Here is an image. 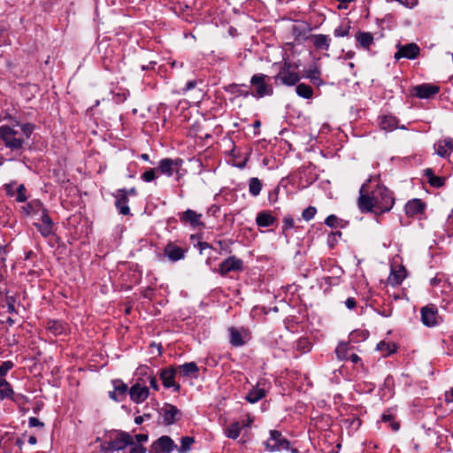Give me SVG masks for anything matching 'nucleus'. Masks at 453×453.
Instances as JSON below:
<instances>
[{"mask_svg":"<svg viewBox=\"0 0 453 453\" xmlns=\"http://www.w3.org/2000/svg\"><path fill=\"white\" fill-rule=\"evenodd\" d=\"M371 178L365 182L359 190L357 205L362 212L384 213L389 211L394 204L395 198L392 192L384 185L378 184L371 194L368 190V183Z\"/></svg>","mask_w":453,"mask_h":453,"instance_id":"1","label":"nucleus"},{"mask_svg":"<svg viewBox=\"0 0 453 453\" xmlns=\"http://www.w3.org/2000/svg\"><path fill=\"white\" fill-rule=\"evenodd\" d=\"M35 127V125L31 123L17 122L12 126L2 125L0 127V140L12 152L21 155L24 145L30 139Z\"/></svg>","mask_w":453,"mask_h":453,"instance_id":"2","label":"nucleus"},{"mask_svg":"<svg viewBox=\"0 0 453 453\" xmlns=\"http://www.w3.org/2000/svg\"><path fill=\"white\" fill-rule=\"evenodd\" d=\"M250 86L254 88L250 95L256 98L270 96L273 94V87L270 77L264 73H256L250 78Z\"/></svg>","mask_w":453,"mask_h":453,"instance_id":"3","label":"nucleus"},{"mask_svg":"<svg viewBox=\"0 0 453 453\" xmlns=\"http://www.w3.org/2000/svg\"><path fill=\"white\" fill-rule=\"evenodd\" d=\"M132 445H134V437L127 432L119 431L115 437L107 442V449L109 452H114Z\"/></svg>","mask_w":453,"mask_h":453,"instance_id":"4","label":"nucleus"},{"mask_svg":"<svg viewBox=\"0 0 453 453\" xmlns=\"http://www.w3.org/2000/svg\"><path fill=\"white\" fill-rule=\"evenodd\" d=\"M128 395L134 403H143L150 395L149 388L143 378H137L135 383L129 388Z\"/></svg>","mask_w":453,"mask_h":453,"instance_id":"5","label":"nucleus"},{"mask_svg":"<svg viewBox=\"0 0 453 453\" xmlns=\"http://www.w3.org/2000/svg\"><path fill=\"white\" fill-rule=\"evenodd\" d=\"M274 78L276 81H280L287 86H294L300 81L299 74L294 70L292 65L288 62H285L282 65Z\"/></svg>","mask_w":453,"mask_h":453,"instance_id":"6","label":"nucleus"},{"mask_svg":"<svg viewBox=\"0 0 453 453\" xmlns=\"http://www.w3.org/2000/svg\"><path fill=\"white\" fill-rule=\"evenodd\" d=\"M265 449L271 452L289 449V441L277 430L270 431V438L265 442Z\"/></svg>","mask_w":453,"mask_h":453,"instance_id":"7","label":"nucleus"},{"mask_svg":"<svg viewBox=\"0 0 453 453\" xmlns=\"http://www.w3.org/2000/svg\"><path fill=\"white\" fill-rule=\"evenodd\" d=\"M243 269V261L235 256H230L219 264L217 272L225 277L231 272H242Z\"/></svg>","mask_w":453,"mask_h":453,"instance_id":"8","label":"nucleus"},{"mask_svg":"<svg viewBox=\"0 0 453 453\" xmlns=\"http://www.w3.org/2000/svg\"><path fill=\"white\" fill-rule=\"evenodd\" d=\"M176 449L177 445L173 440L167 435H163L152 442L149 453H171Z\"/></svg>","mask_w":453,"mask_h":453,"instance_id":"9","label":"nucleus"},{"mask_svg":"<svg viewBox=\"0 0 453 453\" xmlns=\"http://www.w3.org/2000/svg\"><path fill=\"white\" fill-rule=\"evenodd\" d=\"M182 162L183 161L180 158L173 159L165 157L158 162L157 170L161 174L171 177L174 173H179V169L181 166Z\"/></svg>","mask_w":453,"mask_h":453,"instance_id":"10","label":"nucleus"},{"mask_svg":"<svg viewBox=\"0 0 453 453\" xmlns=\"http://www.w3.org/2000/svg\"><path fill=\"white\" fill-rule=\"evenodd\" d=\"M176 373L177 368L174 366H169L160 370L159 377L165 388H173L174 392H180V386L175 382Z\"/></svg>","mask_w":453,"mask_h":453,"instance_id":"11","label":"nucleus"},{"mask_svg":"<svg viewBox=\"0 0 453 453\" xmlns=\"http://www.w3.org/2000/svg\"><path fill=\"white\" fill-rule=\"evenodd\" d=\"M397 50L394 55L395 59L399 60L400 58L415 59L420 53V49L417 43L411 42L405 45L397 44Z\"/></svg>","mask_w":453,"mask_h":453,"instance_id":"12","label":"nucleus"},{"mask_svg":"<svg viewBox=\"0 0 453 453\" xmlns=\"http://www.w3.org/2000/svg\"><path fill=\"white\" fill-rule=\"evenodd\" d=\"M440 90V88L436 85L430 83H423L412 87L411 89V95L421 99H429L436 95Z\"/></svg>","mask_w":453,"mask_h":453,"instance_id":"13","label":"nucleus"},{"mask_svg":"<svg viewBox=\"0 0 453 453\" xmlns=\"http://www.w3.org/2000/svg\"><path fill=\"white\" fill-rule=\"evenodd\" d=\"M38 220L41 222L35 223V226L43 237L46 238L53 234V222L47 209L42 210L41 215L38 216Z\"/></svg>","mask_w":453,"mask_h":453,"instance_id":"14","label":"nucleus"},{"mask_svg":"<svg viewBox=\"0 0 453 453\" xmlns=\"http://www.w3.org/2000/svg\"><path fill=\"white\" fill-rule=\"evenodd\" d=\"M160 415L163 418V422L165 426H171L176 423L180 416V411L171 403H165L164 406L160 409Z\"/></svg>","mask_w":453,"mask_h":453,"instance_id":"15","label":"nucleus"},{"mask_svg":"<svg viewBox=\"0 0 453 453\" xmlns=\"http://www.w3.org/2000/svg\"><path fill=\"white\" fill-rule=\"evenodd\" d=\"M421 321L428 327H433L438 325L439 316L436 306L430 304L421 308Z\"/></svg>","mask_w":453,"mask_h":453,"instance_id":"16","label":"nucleus"},{"mask_svg":"<svg viewBox=\"0 0 453 453\" xmlns=\"http://www.w3.org/2000/svg\"><path fill=\"white\" fill-rule=\"evenodd\" d=\"M113 390L109 392V397L115 402H122L126 399L129 388L120 379L112 380Z\"/></svg>","mask_w":453,"mask_h":453,"instance_id":"17","label":"nucleus"},{"mask_svg":"<svg viewBox=\"0 0 453 453\" xmlns=\"http://www.w3.org/2000/svg\"><path fill=\"white\" fill-rule=\"evenodd\" d=\"M188 250L177 246L174 242H168L164 248V255L171 261L177 262L183 259Z\"/></svg>","mask_w":453,"mask_h":453,"instance_id":"18","label":"nucleus"},{"mask_svg":"<svg viewBox=\"0 0 453 453\" xmlns=\"http://www.w3.org/2000/svg\"><path fill=\"white\" fill-rule=\"evenodd\" d=\"M180 221L182 224H188L193 227L203 226V223L201 220L202 214L196 211L188 209L185 211L179 214Z\"/></svg>","mask_w":453,"mask_h":453,"instance_id":"19","label":"nucleus"},{"mask_svg":"<svg viewBox=\"0 0 453 453\" xmlns=\"http://www.w3.org/2000/svg\"><path fill=\"white\" fill-rule=\"evenodd\" d=\"M115 206L119 212L122 215H129L130 208L128 206V197L127 188H119L117 190Z\"/></svg>","mask_w":453,"mask_h":453,"instance_id":"20","label":"nucleus"},{"mask_svg":"<svg viewBox=\"0 0 453 453\" xmlns=\"http://www.w3.org/2000/svg\"><path fill=\"white\" fill-rule=\"evenodd\" d=\"M435 153L441 157H449L453 150V140L451 138H446L442 140H439L434 144Z\"/></svg>","mask_w":453,"mask_h":453,"instance_id":"21","label":"nucleus"},{"mask_svg":"<svg viewBox=\"0 0 453 453\" xmlns=\"http://www.w3.org/2000/svg\"><path fill=\"white\" fill-rule=\"evenodd\" d=\"M405 213L409 217H413L418 214H421L424 212L426 209V203L421 199H412L410 200L405 204Z\"/></svg>","mask_w":453,"mask_h":453,"instance_id":"22","label":"nucleus"},{"mask_svg":"<svg viewBox=\"0 0 453 453\" xmlns=\"http://www.w3.org/2000/svg\"><path fill=\"white\" fill-rule=\"evenodd\" d=\"M378 125L380 129L391 132L397 127L398 120L395 116L390 114L381 115L378 118Z\"/></svg>","mask_w":453,"mask_h":453,"instance_id":"23","label":"nucleus"},{"mask_svg":"<svg viewBox=\"0 0 453 453\" xmlns=\"http://www.w3.org/2000/svg\"><path fill=\"white\" fill-rule=\"evenodd\" d=\"M178 371L182 377L194 379L198 377L199 372L198 366L195 362H188L179 365L177 367Z\"/></svg>","mask_w":453,"mask_h":453,"instance_id":"24","label":"nucleus"},{"mask_svg":"<svg viewBox=\"0 0 453 453\" xmlns=\"http://www.w3.org/2000/svg\"><path fill=\"white\" fill-rule=\"evenodd\" d=\"M275 221L276 218L268 211L258 212L256 218V223L260 227L272 226L274 225Z\"/></svg>","mask_w":453,"mask_h":453,"instance_id":"25","label":"nucleus"},{"mask_svg":"<svg viewBox=\"0 0 453 453\" xmlns=\"http://www.w3.org/2000/svg\"><path fill=\"white\" fill-rule=\"evenodd\" d=\"M261 383L258 382L256 387H254L252 389L249 391V393L246 395L245 399L250 403H255L265 397L266 391L260 388Z\"/></svg>","mask_w":453,"mask_h":453,"instance_id":"26","label":"nucleus"},{"mask_svg":"<svg viewBox=\"0 0 453 453\" xmlns=\"http://www.w3.org/2000/svg\"><path fill=\"white\" fill-rule=\"evenodd\" d=\"M46 208L39 200H34L28 203L26 206L23 207L24 211L27 215H30L33 217H38L41 215L42 210Z\"/></svg>","mask_w":453,"mask_h":453,"instance_id":"27","label":"nucleus"},{"mask_svg":"<svg viewBox=\"0 0 453 453\" xmlns=\"http://www.w3.org/2000/svg\"><path fill=\"white\" fill-rule=\"evenodd\" d=\"M311 39L317 50H327L330 47L331 39L328 35L322 34L312 35Z\"/></svg>","mask_w":453,"mask_h":453,"instance_id":"28","label":"nucleus"},{"mask_svg":"<svg viewBox=\"0 0 453 453\" xmlns=\"http://www.w3.org/2000/svg\"><path fill=\"white\" fill-rule=\"evenodd\" d=\"M406 277V272L403 267L398 270H392L388 278V283L393 287L400 285Z\"/></svg>","mask_w":453,"mask_h":453,"instance_id":"29","label":"nucleus"},{"mask_svg":"<svg viewBox=\"0 0 453 453\" xmlns=\"http://www.w3.org/2000/svg\"><path fill=\"white\" fill-rule=\"evenodd\" d=\"M355 37L360 47L364 49H369V47L373 43V35L370 32L358 31Z\"/></svg>","mask_w":453,"mask_h":453,"instance_id":"30","label":"nucleus"},{"mask_svg":"<svg viewBox=\"0 0 453 453\" xmlns=\"http://www.w3.org/2000/svg\"><path fill=\"white\" fill-rule=\"evenodd\" d=\"M228 331L230 334L229 342L233 346L241 347L245 344V340L238 328L232 326Z\"/></svg>","mask_w":453,"mask_h":453,"instance_id":"31","label":"nucleus"},{"mask_svg":"<svg viewBox=\"0 0 453 453\" xmlns=\"http://www.w3.org/2000/svg\"><path fill=\"white\" fill-rule=\"evenodd\" d=\"M242 430V426L239 422H233L227 427L225 428V435L227 438L235 440L239 437Z\"/></svg>","mask_w":453,"mask_h":453,"instance_id":"32","label":"nucleus"},{"mask_svg":"<svg viewBox=\"0 0 453 453\" xmlns=\"http://www.w3.org/2000/svg\"><path fill=\"white\" fill-rule=\"evenodd\" d=\"M296 94L303 98L310 99L313 96V88L305 83H300L296 88Z\"/></svg>","mask_w":453,"mask_h":453,"instance_id":"33","label":"nucleus"},{"mask_svg":"<svg viewBox=\"0 0 453 453\" xmlns=\"http://www.w3.org/2000/svg\"><path fill=\"white\" fill-rule=\"evenodd\" d=\"M13 390L5 379H0V399L12 398Z\"/></svg>","mask_w":453,"mask_h":453,"instance_id":"34","label":"nucleus"},{"mask_svg":"<svg viewBox=\"0 0 453 453\" xmlns=\"http://www.w3.org/2000/svg\"><path fill=\"white\" fill-rule=\"evenodd\" d=\"M262 189L261 180L257 177L249 180V192L252 196H257Z\"/></svg>","mask_w":453,"mask_h":453,"instance_id":"35","label":"nucleus"},{"mask_svg":"<svg viewBox=\"0 0 453 453\" xmlns=\"http://www.w3.org/2000/svg\"><path fill=\"white\" fill-rule=\"evenodd\" d=\"M47 329L49 332L55 335L62 334L65 331V325L58 320H50L48 322Z\"/></svg>","mask_w":453,"mask_h":453,"instance_id":"36","label":"nucleus"},{"mask_svg":"<svg viewBox=\"0 0 453 453\" xmlns=\"http://www.w3.org/2000/svg\"><path fill=\"white\" fill-rule=\"evenodd\" d=\"M195 440L193 437L190 436H185L182 437L180 440V447L178 448L179 453H187L191 449V445L194 443Z\"/></svg>","mask_w":453,"mask_h":453,"instance_id":"37","label":"nucleus"},{"mask_svg":"<svg viewBox=\"0 0 453 453\" xmlns=\"http://www.w3.org/2000/svg\"><path fill=\"white\" fill-rule=\"evenodd\" d=\"M394 418V416L389 412V411L384 412L381 415V420L384 423H388L393 431H398L400 428V425L398 422L395 421Z\"/></svg>","mask_w":453,"mask_h":453,"instance_id":"38","label":"nucleus"},{"mask_svg":"<svg viewBox=\"0 0 453 453\" xmlns=\"http://www.w3.org/2000/svg\"><path fill=\"white\" fill-rule=\"evenodd\" d=\"M349 336L354 342H362L368 338L369 332L365 329H357L352 331Z\"/></svg>","mask_w":453,"mask_h":453,"instance_id":"39","label":"nucleus"},{"mask_svg":"<svg viewBox=\"0 0 453 453\" xmlns=\"http://www.w3.org/2000/svg\"><path fill=\"white\" fill-rule=\"evenodd\" d=\"M304 76L315 84L320 85L322 83V81L320 80V71L317 67L307 70Z\"/></svg>","mask_w":453,"mask_h":453,"instance_id":"40","label":"nucleus"},{"mask_svg":"<svg viewBox=\"0 0 453 453\" xmlns=\"http://www.w3.org/2000/svg\"><path fill=\"white\" fill-rule=\"evenodd\" d=\"M342 222H343L342 219H339L337 216H335L334 214L327 216L325 219V224L327 226L332 227V228L342 227L343 226Z\"/></svg>","mask_w":453,"mask_h":453,"instance_id":"41","label":"nucleus"},{"mask_svg":"<svg viewBox=\"0 0 453 453\" xmlns=\"http://www.w3.org/2000/svg\"><path fill=\"white\" fill-rule=\"evenodd\" d=\"M349 29H350L349 21H347L346 23H342L339 27H337L334 30V35L336 37H344L349 35Z\"/></svg>","mask_w":453,"mask_h":453,"instance_id":"42","label":"nucleus"},{"mask_svg":"<svg viewBox=\"0 0 453 453\" xmlns=\"http://www.w3.org/2000/svg\"><path fill=\"white\" fill-rule=\"evenodd\" d=\"M244 87H246L244 84H242V85L232 84L229 86L230 91L233 94H235L236 96H241L243 97H248L249 96H250V92L246 89H242V88H244Z\"/></svg>","mask_w":453,"mask_h":453,"instance_id":"43","label":"nucleus"},{"mask_svg":"<svg viewBox=\"0 0 453 453\" xmlns=\"http://www.w3.org/2000/svg\"><path fill=\"white\" fill-rule=\"evenodd\" d=\"M348 349V345L346 343H340L335 349L338 359L347 360L349 357Z\"/></svg>","mask_w":453,"mask_h":453,"instance_id":"44","label":"nucleus"},{"mask_svg":"<svg viewBox=\"0 0 453 453\" xmlns=\"http://www.w3.org/2000/svg\"><path fill=\"white\" fill-rule=\"evenodd\" d=\"M377 349L379 350L385 351V355L388 356L395 351L396 347L395 344L387 343L385 342H380L377 345Z\"/></svg>","mask_w":453,"mask_h":453,"instance_id":"45","label":"nucleus"},{"mask_svg":"<svg viewBox=\"0 0 453 453\" xmlns=\"http://www.w3.org/2000/svg\"><path fill=\"white\" fill-rule=\"evenodd\" d=\"M157 168H150L141 175V179L145 182H150L157 178Z\"/></svg>","mask_w":453,"mask_h":453,"instance_id":"46","label":"nucleus"},{"mask_svg":"<svg viewBox=\"0 0 453 453\" xmlns=\"http://www.w3.org/2000/svg\"><path fill=\"white\" fill-rule=\"evenodd\" d=\"M17 299L14 296H6V306H7V311L12 314H16L17 310L15 308V303Z\"/></svg>","mask_w":453,"mask_h":453,"instance_id":"47","label":"nucleus"},{"mask_svg":"<svg viewBox=\"0 0 453 453\" xmlns=\"http://www.w3.org/2000/svg\"><path fill=\"white\" fill-rule=\"evenodd\" d=\"M317 209L314 206H309L303 211L302 217L304 220L309 221L314 218Z\"/></svg>","mask_w":453,"mask_h":453,"instance_id":"48","label":"nucleus"},{"mask_svg":"<svg viewBox=\"0 0 453 453\" xmlns=\"http://www.w3.org/2000/svg\"><path fill=\"white\" fill-rule=\"evenodd\" d=\"M342 234L340 231L332 232L328 235V239H327L328 245L331 248H334L337 244V242H338L339 239L342 237Z\"/></svg>","mask_w":453,"mask_h":453,"instance_id":"49","label":"nucleus"},{"mask_svg":"<svg viewBox=\"0 0 453 453\" xmlns=\"http://www.w3.org/2000/svg\"><path fill=\"white\" fill-rule=\"evenodd\" d=\"M428 183L432 187L441 188V187L444 186L445 179L443 177H440V176L434 175L433 177H430V180H429Z\"/></svg>","mask_w":453,"mask_h":453,"instance_id":"50","label":"nucleus"},{"mask_svg":"<svg viewBox=\"0 0 453 453\" xmlns=\"http://www.w3.org/2000/svg\"><path fill=\"white\" fill-rule=\"evenodd\" d=\"M13 363L12 361H4L0 365V379H3L4 376L13 367Z\"/></svg>","mask_w":453,"mask_h":453,"instance_id":"51","label":"nucleus"},{"mask_svg":"<svg viewBox=\"0 0 453 453\" xmlns=\"http://www.w3.org/2000/svg\"><path fill=\"white\" fill-rule=\"evenodd\" d=\"M25 193H26V188L23 184H20L17 188L16 201L19 203L25 202L27 200V196H26Z\"/></svg>","mask_w":453,"mask_h":453,"instance_id":"52","label":"nucleus"},{"mask_svg":"<svg viewBox=\"0 0 453 453\" xmlns=\"http://www.w3.org/2000/svg\"><path fill=\"white\" fill-rule=\"evenodd\" d=\"M282 222H283V226H282V231L283 232H286L287 230L295 227L294 219L291 216H289V215L284 217Z\"/></svg>","mask_w":453,"mask_h":453,"instance_id":"53","label":"nucleus"},{"mask_svg":"<svg viewBox=\"0 0 453 453\" xmlns=\"http://www.w3.org/2000/svg\"><path fill=\"white\" fill-rule=\"evenodd\" d=\"M293 35L296 37V39H298L300 37L305 38L306 37V32L304 30H302L299 27L294 26L292 28Z\"/></svg>","mask_w":453,"mask_h":453,"instance_id":"54","label":"nucleus"},{"mask_svg":"<svg viewBox=\"0 0 453 453\" xmlns=\"http://www.w3.org/2000/svg\"><path fill=\"white\" fill-rule=\"evenodd\" d=\"M28 425L30 427H43L44 424L35 417H30L28 419Z\"/></svg>","mask_w":453,"mask_h":453,"instance_id":"55","label":"nucleus"},{"mask_svg":"<svg viewBox=\"0 0 453 453\" xmlns=\"http://www.w3.org/2000/svg\"><path fill=\"white\" fill-rule=\"evenodd\" d=\"M147 449L140 444L132 445L129 453H146Z\"/></svg>","mask_w":453,"mask_h":453,"instance_id":"56","label":"nucleus"},{"mask_svg":"<svg viewBox=\"0 0 453 453\" xmlns=\"http://www.w3.org/2000/svg\"><path fill=\"white\" fill-rule=\"evenodd\" d=\"M149 371L150 368L147 365H142L137 369V374L141 376L140 378H142L144 376H147L149 378V375H153L152 373H150Z\"/></svg>","mask_w":453,"mask_h":453,"instance_id":"57","label":"nucleus"},{"mask_svg":"<svg viewBox=\"0 0 453 453\" xmlns=\"http://www.w3.org/2000/svg\"><path fill=\"white\" fill-rule=\"evenodd\" d=\"M197 81L196 80L189 81L186 83L185 87L181 89L182 94H186L188 91L196 88Z\"/></svg>","mask_w":453,"mask_h":453,"instance_id":"58","label":"nucleus"},{"mask_svg":"<svg viewBox=\"0 0 453 453\" xmlns=\"http://www.w3.org/2000/svg\"><path fill=\"white\" fill-rule=\"evenodd\" d=\"M149 382L150 386L152 389L158 391L159 390V385L157 383V380L154 375H149Z\"/></svg>","mask_w":453,"mask_h":453,"instance_id":"59","label":"nucleus"},{"mask_svg":"<svg viewBox=\"0 0 453 453\" xmlns=\"http://www.w3.org/2000/svg\"><path fill=\"white\" fill-rule=\"evenodd\" d=\"M397 1L408 8H412V7L416 6L418 4V0H397Z\"/></svg>","mask_w":453,"mask_h":453,"instance_id":"60","label":"nucleus"},{"mask_svg":"<svg viewBox=\"0 0 453 453\" xmlns=\"http://www.w3.org/2000/svg\"><path fill=\"white\" fill-rule=\"evenodd\" d=\"M345 305L348 309L353 310L357 306V301L354 297H349L345 301Z\"/></svg>","mask_w":453,"mask_h":453,"instance_id":"61","label":"nucleus"},{"mask_svg":"<svg viewBox=\"0 0 453 453\" xmlns=\"http://www.w3.org/2000/svg\"><path fill=\"white\" fill-rule=\"evenodd\" d=\"M218 244L222 251H225L226 253L232 252L230 246L225 241H219Z\"/></svg>","mask_w":453,"mask_h":453,"instance_id":"62","label":"nucleus"},{"mask_svg":"<svg viewBox=\"0 0 453 453\" xmlns=\"http://www.w3.org/2000/svg\"><path fill=\"white\" fill-rule=\"evenodd\" d=\"M134 439H135L137 442L141 443V442L147 441L149 439V436L146 434H136Z\"/></svg>","mask_w":453,"mask_h":453,"instance_id":"63","label":"nucleus"},{"mask_svg":"<svg viewBox=\"0 0 453 453\" xmlns=\"http://www.w3.org/2000/svg\"><path fill=\"white\" fill-rule=\"evenodd\" d=\"M445 402L452 403L453 402V388H450L449 392L445 394Z\"/></svg>","mask_w":453,"mask_h":453,"instance_id":"64","label":"nucleus"}]
</instances>
